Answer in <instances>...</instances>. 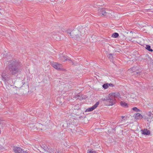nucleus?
<instances>
[{
	"instance_id": "obj_1",
	"label": "nucleus",
	"mask_w": 153,
	"mask_h": 153,
	"mask_svg": "<svg viewBox=\"0 0 153 153\" xmlns=\"http://www.w3.org/2000/svg\"><path fill=\"white\" fill-rule=\"evenodd\" d=\"M117 97H120V94L118 92L112 93L106 96L105 98L101 100L104 102V103L107 105H112L116 103L115 98Z\"/></svg>"
},
{
	"instance_id": "obj_2",
	"label": "nucleus",
	"mask_w": 153,
	"mask_h": 153,
	"mask_svg": "<svg viewBox=\"0 0 153 153\" xmlns=\"http://www.w3.org/2000/svg\"><path fill=\"white\" fill-rule=\"evenodd\" d=\"M7 67L11 75H15L20 71V63L16 61H9Z\"/></svg>"
},
{
	"instance_id": "obj_3",
	"label": "nucleus",
	"mask_w": 153,
	"mask_h": 153,
	"mask_svg": "<svg viewBox=\"0 0 153 153\" xmlns=\"http://www.w3.org/2000/svg\"><path fill=\"white\" fill-rule=\"evenodd\" d=\"M69 33L71 37L76 40H79L81 38L80 33L77 29H75Z\"/></svg>"
},
{
	"instance_id": "obj_4",
	"label": "nucleus",
	"mask_w": 153,
	"mask_h": 153,
	"mask_svg": "<svg viewBox=\"0 0 153 153\" xmlns=\"http://www.w3.org/2000/svg\"><path fill=\"white\" fill-rule=\"evenodd\" d=\"M11 75L10 73L6 72V71H4L2 73V79L4 81H8L10 79Z\"/></svg>"
},
{
	"instance_id": "obj_5",
	"label": "nucleus",
	"mask_w": 153,
	"mask_h": 153,
	"mask_svg": "<svg viewBox=\"0 0 153 153\" xmlns=\"http://www.w3.org/2000/svg\"><path fill=\"white\" fill-rule=\"evenodd\" d=\"M77 29L79 31V33H80V37L82 38V37L85 35L86 29L85 27H83L81 25L77 27Z\"/></svg>"
},
{
	"instance_id": "obj_6",
	"label": "nucleus",
	"mask_w": 153,
	"mask_h": 153,
	"mask_svg": "<svg viewBox=\"0 0 153 153\" xmlns=\"http://www.w3.org/2000/svg\"><path fill=\"white\" fill-rule=\"evenodd\" d=\"M98 12L99 16L108 15V14H109V13L105 11V9L104 8H101L99 9Z\"/></svg>"
},
{
	"instance_id": "obj_7",
	"label": "nucleus",
	"mask_w": 153,
	"mask_h": 153,
	"mask_svg": "<svg viewBox=\"0 0 153 153\" xmlns=\"http://www.w3.org/2000/svg\"><path fill=\"white\" fill-rule=\"evenodd\" d=\"M53 67L58 70H61L62 69V66L61 64L58 63L53 62L52 64Z\"/></svg>"
},
{
	"instance_id": "obj_8",
	"label": "nucleus",
	"mask_w": 153,
	"mask_h": 153,
	"mask_svg": "<svg viewBox=\"0 0 153 153\" xmlns=\"http://www.w3.org/2000/svg\"><path fill=\"white\" fill-rule=\"evenodd\" d=\"M99 102H97L93 106L86 109L85 111H91L95 109L99 105Z\"/></svg>"
},
{
	"instance_id": "obj_9",
	"label": "nucleus",
	"mask_w": 153,
	"mask_h": 153,
	"mask_svg": "<svg viewBox=\"0 0 153 153\" xmlns=\"http://www.w3.org/2000/svg\"><path fill=\"white\" fill-rule=\"evenodd\" d=\"M59 59L62 62H65L67 61V60H68L71 61V59H68L67 56L63 55L62 54L60 55V56L59 57Z\"/></svg>"
},
{
	"instance_id": "obj_10",
	"label": "nucleus",
	"mask_w": 153,
	"mask_h": 153,
	"mask_svg": "<svg viewBox=\"0 0 153 153\" xmlns=\"http://www.w3.org/2000/svg\"><path fill=\"white\" fill-rule=\"evenodd\" d=\"M13 150L16 153H22L23 150L21 148L14 146Z\"/></svg>"
},
{
	"instance_id": "obj_11",
	"label": "nucleus",
	"mask_w": 153,
	"mask_h": 153,
	"mask_svg": "<svg viewBox=\"0 0 153 153\" xmlns=\"http://www.w3.org/2000/svg\"><path fill=\"white\" fill-rule=\"evenodd\" d=\"M141 133L142 134L146 135H149L150 134V131L146 128L142 129L141 130Z\"/></svg>"
},
{
	"instance_id": "obj_12",
	"label": "nucleus",
	"mask_w": 153,
	"mask_h": 153,
	"mask_svg": "<svg viewBox=\"0 0 153 153\" xmlns=\"http://www.w3.org/2000/svg\"><path fill=\"white\" fill-rule=\"evenodd\" d=\"M120 105L124 108H126L128 107V104L124 101H121L120 102Z\"/></svg>"
},
{
	"instance_id": "obj_13",
	"label": "nucleus",
	"mask_w": 153,
	"mask_h": 153,
	"mask_svg": "<svg viewBox=\"0 0 153 153\" xmlns=\"http://www.w3.org/2000/svg\"><path fill=\"white\" fill-rule=\"evenodd\" d=\"M135 117L136 119H141L142 118V115L139 113L135 114Z\"/></svg>"
},
{
	"instance_id": "obj_14",
	"label": "nucleus",
	"mask_w": 153,
	"mask_h": 153,
	"mask_svg": "<svg viewBox=\"0 0 153 153\" xmlns=\"http://www.w3.org/2000/svg\"><path fill=\"white\" fill-rule=\"evenodd\" d=\"M146 49L150 52L153 51V50L151 48V46L149 45H146L145 47Z\"/></svg>"
},
{
	"instance_id": "obj_15",
	"label": "nucleus",
	"mask_w": 153,
	"mask_h": 153,
	"mask_svg": "<svg viewBox=\"0 0 153 153\" xmlns=\"http://www.w3.org/2000/svg\"><path fill=\"white\" fill-rule=\"evenodd\" d=\"M0 125H1V128L3 129V127L5 125V123L4 122V121L0 120Z\"/></svg>"
},
{
	"instance_id": "obj_16",
	"label": "nucleus",
	"mask_w": 153,
	"mask_h": 153,
	"mask_svg": "<svg viewBox=\"0 0 153 153\" xmlns=\"http://www.w3.org/2000/svg\"><path fill=\"white\" fill-rule=\"evenodd\" d=\"M79 104H77L76 105H74L73 107L72 108V110H78L80 109L79 107Z\"/></svg>"
},
{
	"instance_id": "obj_17",
	"label": "nucleus",
	"mask_w": 153,
	"mask_h": 153,
	"mask_svg": "<svg viewBox=\"0 0 153 153\" xmlns=\"http://www.w3.org/2000/svg\"><path fill=\"white\" fill-rule=\"evenodd\" d=\"M119 34L117 33H114L112 34V37L114 38H117L119 36Z\"/></svg>"
},
{
	"instance_id": "obj_18",
	"label": "nucleus",
	"mask_w": 153,
	"mask_h": 153,
	"mask_svg": "<svg viewBox=\"0 0 153 153\" xmlns=\"http://www.w3.org/2000/svg\"><path fill=\"white\" fill-rule=\"evenodd\" d=\"M114 55V54H110L108 56V58L110 60H112L113 59V56Z\"/></svg>"
},
{
	"instance_id": "obj_19",
	"label": "nucleus",
	"mask_w": 153,
	"mask_h": 153,
	"mask_svg": "<svg viewBox=\"0 0 153 153\" xmlns=\"http://www.w3.org/2000/svg\"><path fill=\"white\" fill-rule=\"evenodd\" d=\"M130 71H132L133 72H135L137 70H138V69L136 67H134L132 68L129 69Z\"/></svg>"
},
{
	"instance_id": "obj_20",
	"label": "nucleus",
	"mask_w": 153,
	"mask_h": 153,
	"mask_svg": "<svg viewBox=\"0 0 153 153\" xmlns=\"http://www.w3.org/2000/svg\"><path fill=\"white\" fill-rule=\"evenodd\" d=\"M102 87L105 89L107 88L108 87V83H105L102 85Z\"/></svg>"
},
{
	"instance_id": "obj_21",
	"label": "nucleus",
	"mask_w": 153,
	"mask_h": 153,
	"mask_svg": "<svg viewBox=\"0 0 153 153\" xmlns=\"http://www.w3.org/2000/svg\"><path fill=\"white\" fill-rule=\"evenodd\" d=\"M132 110H133V111H136V112H139L140 111V110H139V109H138L137 107H133V108H132Z\"/></svg>"
},
{
	"instance_id": "obj_22",
	"label": "nucleus",
	"mask_w": 153,
	"mask_h": 153,
	"mask_svg": "<svg viewBox=\"0 0 153 153\" xmlns=\"http://www.w3.org/2000/svg\"><path fill=\"white\" fill-rule=\"evenodd\" d=\"M87 153H97L95 151H91L90 150V149H88L87 152Z\"/></svg>"
},
{
	"instance_id": "obj_23",
	"label": "nucleus",
	"mask_w": 153,
	"mask_h": 153,
	"mask_svg": "<svg viewBox=\"0 0 153 153\" xmlns=\"http://www.w3.org/2000/svg\"><path fill=\"white\" fill-rule=\"evenodd\" d=\"M54 38H55L57 40H59L60 39V38L59 36L57 35H55L54 37H53Z\"/></svg>"
},
{
	"instance_id": "obj_24",
	"label": "nucleus",
	"mask_w": 153,
	"mask_h": 153,
	"mask_svg": "<svg viewBox=\"0 0 153 153\" xmlns=\"http://www.w3.org/2000/svg\"><path fill=\"white\" fill-rule=\"evenodd\" d=\"M145 119L147 120V121L150 123L151 122V119L150 117H146Z\"/></svg>"
},
{
	"instance_id": "obj_25",
	"label": "nucleus",
	"mask_w": 153,
	"mask_h": 153,
	"mask_svg": "<svg viewBox=\"0 0 153 153\" xmlns=\"http://www.w3.org/2000/svg\"><path fill=\"white\" fill-rule=\"evenodd\" d=\"M42 148H43V149H44L45 151L47 150L48 148L46 146H43V147H42Z\"/></svg>"
},
{
	"instance_id": "obj_26",
	"label": "nucleus",
	"mask_w": 153,
	"mask_h": 153,
	"mask_svg": "<svg viewBox=\"0 0 153 153\" xmlns=\"http://www.w3.org/2000/svg\"><path fill=\"white\" fill-rule=\"evenodd\" d=\"M37 125H39V128L42 130V125L40 124H37Z\"/></svg>"
},
{
	"instance_id": "obj_27",
	"label": "nucleus",
	"mask_w": 153,
	"mask_h": 153,
	"mask_svg": "<svg viewBox=\"0 0 153 153\" xmlns=\"http://www.w3.org/2000/svg\"><path fill=\"white\" fill-rule=\"evenodd\" d=\"M108 87H109V86L111 87H113L114 86V85L112 83H110V84L108 83Z\"/></svg>"
},
{
	"instance_id": "obj_28",
	"label": "nucleus",
	"mask_w": 153,
	"mask_h": 153,
	"mask_svg": "<svg viewBox=\"0 0 153 153\" xmlns=\"http://www.w3.org/2000/svg\"><path fill=\"white\" fill-rule=\"evenodd\" d=\"M149 117H152L153 116V114H152V113H149V114L148 115Z\"/></svg>"
},
{
	"instance_id": "obj_29",
	"label": "nucleus",
	"mask_w": 153,
	"mask_h": 153,
	"mask_svg": "<svg viewBox=\"0 0 153 153\" xmlns=\"http://www.w3.org/2000/svg\"><path fill=\"white\" fill-rule=\"evenodd\" d=\"M140 72L139 71V72H135L134 74H135V75H136V74H140Z\"/></svg>"
},
{
	"instance_id": "obj_30",
	"label": "nucleus",
	"mask_w": 153,
	"mask_h": 153,
	"mask_svg": "<svg viewBox=\"0 0 153 153\" xmlns=\"http://www.w3.org/2000/svg\"><path fill=\"white\" fill-rule=\"evenodd\" d=\"M22 152V153H28L27 151H23Z\"/></svg>"
},
{
	"instance_id": "obj_31",
	"label": "nucleus",
	"mask_w": 153,
	"mask_h": 153,
	"mask_svg": "<svg viewBox=\"0 0 153 153\" xmlns=\"http://www.w3.org/2000/svg\"><path fill=\"white\" fill-rule=\"evenodd\" d=\"M146 57H149V55H147V54H146Z\"/></svg>"
},
{
	"instance_id": "obj_32",
	"label": "nucleus",
	"mask_w": 153,
	"mask_h": 153,
	"mask_svg": "<svg viewBox=\"0 0 153 153\" xmlns=\"http://www.w3.org/2000/svg\"><path fill=\"white\" fill-rule=\"evenodd\" d=\"M124 117H125V116H122V117H121V118H122V119H123L124 118Z\"/></svg>"
},
{
	"instance_id": "obj_33",
	"label": "nucleus",
	"mask_w": 153,
	"mask_h": 153,
	"mask_svg": "<svg viewBox=\"0 0 153 153\" xmlns=\"http://www.w3.org/2000/svg\"><path fill=\"white\" fill-rule=\"evenodd\" d=\"M151 119H152V120H153V116L151 118Z\"/></svg>"
},
{
	"instance_id": "obj_34",
	"label": "nucleus",
	"mask_w": 153,
	"mask_h": 153,
	"mask_svg": "<svg viewBox=\"0 0 153 153\" xmlns=\"http://www.w3.org/2000/svg\"><path fill=\"white\" fill-rule=\"evenodd\" d=\"M14 94H17V93L16 92H14Z\"/></svg>"
},
{
	"instance_id": "obj_35",
	"label": "nucleus",
	"mask_w": 153,
	"mask_h": 153,
	"mask_svg": "<svg viewBox=\"0 0 153 153\" xmlns=\"http://www.w3.org/2000/svg\"><path fill=\"white\" fill-rule=\"evenodd\" d=\"M1 82V79L0 78V83Z\"/></svg>"
},
{
	"instance_id": "obj_36",
	"label": "nucleus",
	"mask_w": 153,
	"mask_h": 153,
	"mask_svg": "<svg viewBox=\"0 0 153 153\" xmlns=\"http://www.w3.org/2000/svg\"><path fill=\"white\" fill-rule=\"evenodd\" d=\"M15 88L16 89H16L17 88H16V87Z\"/></svg>"
},
{
	"instance_id": "obj_37",
	"label": "nucleus",
	"mask_w": 153,
	"mask_h": 153,
	"mask_svg": "<svg viewBox=\"0 0 153 153\" xmlns=\"http://www.w3.org/2000/svg\"><path fill=\"white\" fill-rule=\"evenodd\" d=\"M71 131H72V129H71Z\"/></svg>"
}]
</instances>
